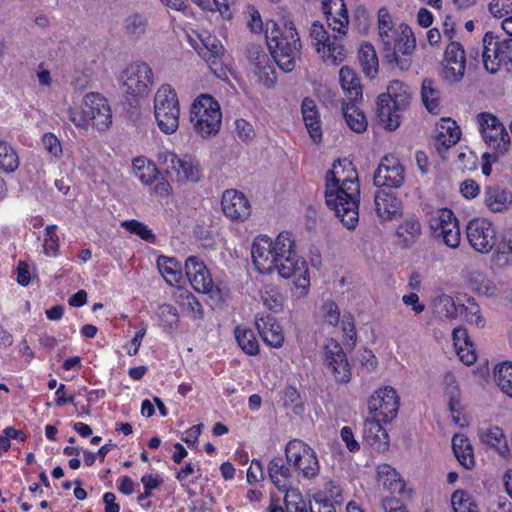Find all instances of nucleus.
<instances>
[{
    "label": "nucleus",
    "mask_w": 512,
    "mask_h": 512,
    "mask_svg": "<svg viewBox=\"0 0 512 512\" xmlns=\"http://www.w3.org/2000/svg\"><path fill=\"white\" fill-rule=\"evenodd\" d=\"M235 338L246 354L256 355L259 352V344L252 330L238 326L235 329Z\"/></svg>",
    "instance_id": "45"
},
{
    "label": "nucleus",
    "mask_w": 512,
    "mask_h": 512,
    "mask_svg": "<svg viewBox=\"0 0 512 512\" xmlns=\"http://www.w3.org/2000/svg\"><path fill=\"white\" fill-rule=\"evenodd\" d=\"M383 46L384 59L395 64L401 71L411 67V54L416 47V39L408 25L401 24L396 29L378 32Z\"/></svg>",
    "instance_id": "5"
},
{
    "label": "nucleus",
    "mask_w": 512,
    "mask_h": 512,
    "mask_svg": "<svg viewBox=\"0 0 512 512\" xmlns=\"http://www.w3.org/2000/svg\"><path fill=\"white\" fill-rule=\"evenodd\" d=\"M265 37L278 67L286 73L293 71L301 57L302 43L290 17H283L282 27L275 21H267Z\"/></svg>",
    "instance_id": "4"
},
{
    "label": "nucleus",
    "mask_w": 512,
    "mask_h": 512,
    "mask_svg": "<svg viewBox=\"0 0 512 512\" xmlns=\"http://www.w3.org/2000/svg\"><path fill=\"white\" fill-rule=\"evenodd\" d=\"M421 234V225L415 218L405 220L396 231V235L401 240L403 246L407 247L413 244Z\"/></svg>",
    "instance_id": "43"
},
{
    "label": "nucleus",
    "mask_w": 512,
    "mask_h": 512,
    "mask_svg": "<svg viewBox=\"0 0 512 512\" xmlns=\"http://www.w3.org/2000/svg\"><path fill=\"white\" fill-rule=\"evenodd\" d=\"M247 56L259 81L268 88L274 86L277 79L276 72L270 64V57L264 48L258 45H251L247 50Z\"/></svg>",
    "instance_id": "20"
},
{
    "label": "nucleus",
    "mask_w": 512,
    "mask_h": 512,
    "mask_svg": "<svg viewBox=\"0 0 512 512\" xmlns=\"http://www.w3.org/2000/svg\"><path fill=\"white\" fill-rule=\"evenodd\" d=\"M411 100L410 87L401 81H391L387 92L378 96L377 112L379 120L389 130H395L401 122L402 112Z\"/></svg>",
    "instance_id": "6"
},
{
    "label": "nucleus",
    "mask_w": 512,
    "mask_h": 512,
    "mask_svg": "<svg viewBox=\"0 0 512 512\" xmlns=\"http://www.w3.org/2000/svg\"><path fill=\"white\" fill-rule=\"evenodd\" d=\"M373 180L377 187L400 188L405 181L404 167L396 156L385 155L374 173Z\"/></svg>",
    "instance_id": "16"
},
{
    "label": "nucleus",
    "mask_w": 512,
    "mask_h": 512,
    "mask_svg": "<svg viewBox=\"0 0 512 512\" xmlns=\"http://www.w3.org/2000/svg\"><path fill=\"white\" fill-rule=\"evenodd\" d=\"M158 161L167 175L177 181L198 182L201 177L198 163L192 159H181L175 153L164 151L158 154Z\"/></svg>",
    "instance_id": "11"
},
{
    "label": "nucleus",
    "mask_w": 512,
    "mask_h": 512,
    "mask_svg": "<svg viewBox=\"0 0 512 512\" xmlns=\"http://www.w3.org/2000/svg\"><path fill=\"white\" fill-rule=\"evenodd\" d=\"M460 312H464L465 319L469 324L484 327L485 320L481 314V309L473 298H468L467 305L461 304Z\"/></svg>",
    "instance_id": "49"
},
{
    "label": "nucleus",
    "mask_w": 512,
    "mask_h": 512,
    "mask_svg": "<svg viewBox=\"0 0 512 512\" xmlns=\"http://www.w3.org/2000/svg\"><path fill=\"white\" fill-rule=\"evenodd\" d=\"M421 96L427 110L430 113L438 114L440 111V91L433 80H423Z\"/></svg>",
    "instance_id": "40"
},
{
    "label": "nucleus",
    "mask_w": 512,
    "mask_h": 512,
    "mask_svg": "<svg viewBox=\"0 0 512 512\" xmlns=\"http://www.w3.org/2000/svg\"><path fill=\"white\" fill-rule=\"evenodd\" d=\"M67 113H68V117L70 119V121L77 127L79 128H83V129H86L88 127V125L90 124L89 123V118L86 117V114H85V107L83 106L82 107V111L79 112L73 108H69L67 110Z\"/></svg>",
    "instance_id": "61"
},
{
    "label": "nucleus",
    "mask_w": 512,
    "mask_h": 512,
    "mask_svg": "<svg viewBox=\"0 0 512 512\" xmlns=\"http://www.w3.org/2000/svg\"><path fill=\"white\" fill-rule=\"evenodd\" d=\"M247 13L249 14V21L248 26L250 27L251 31L254 33H258L262 31L263 29V23L261 20L260 13L257 9H255L253 6L247 7Z\"/></svg>",
    "instance_id": "64"
},
{
    "label": "nucleus",
    "mask_w": 512,
    "mask_h": 512,
    "mask_svg": "<svg viewBox=\"0 0 512 512\" xmlns=\"http://www.w3.org/2000/svg\"><path fill=\"white\" fill-rule=\"evenodd\" d=\"M280 491L285 493L284 502L286 512L296 511V509H298L299 507L307 504L302 498V495L299 492V490L293 488L292 486L286 490Z\"/></svg>",
    "instance_id": "52"
},
{
    "label": "nucleus",
    "mask_w": 512,
    "mask_h": 512,
    "mask_svg": "<svg viewBox=\"0 0 512 512\" xmlns=\"http://www.w3.org/2000/svg\"><path fill=\"white\" fill-rule=\"evenodd\" d=\"M436 143L437 149L440 151V146L444 149L455 145L461 135V131L456 122L449 118H442L436 127Z\"/></svg>",
    "instance_id": "30"
},
{
    "label": "nucleus",
    "mask_w": 512,
    "mask_h": 512,
    "mask_svg": "<svg viewBox=\"0 0 512 512\" xmlns=\"http://www.w3.org/2000/svg\"><path fill=\"white\" fill-rule=\"evenodd\" d=\"M42 144L45 150L54 157L62 155V146L59 139L52 133H46L42 137Z\"/></svg>",
    "instance_id": "58"
},
{
    "label": "nucleus",
    "mask_w": 512,
    "mask_h": 512,
    "mask_svg": "<svg viewBox=\"0 0 512 512\" xmlns=\"http://www.w3.org/2000/svg\"><path fill=\"white\" fill-rule=\"evenodd\" d=\"M325 492L328 502L331 500L335 504L342 503V489L333 481H328L325 484Z\"/></svg>",
    "instance_id": "63"
},
{
    "label": "nucleus",
    "mask_w": 512,
    "mask_h": 512,
    "mask_svg": "<svg viewBox=\"0 0 512 512\" xmlns=\"http://www.w3.org/2000/svg\"><path fill=\"white\" fill-rule=\"evenodd\" d=\"M20 165L16 149L0 138V170L5 173L15 172Z\"/></svg>",
    "instance_id": "42"
},
{
    "label": "nucleus",
    "mask_w": 512,
    "mask_h": 512,
    "mask_svg": "<svg viewBox=\"0 0 512 512\" xmlns=\"http://www.w3.org/2000/svg\"><path fill=\"white\" fill-rule=\"evenodd\" d=\"M56 229V225H49L45 228L44 251L48 256L55 255L58 252L59 238Z\"/></svg>",
    "instance_id": "53"
},
{
    "label": "nucleus",
    "mask_w": 512,
    "mask_h": 512,
    "mask_svg": "<svg viewBox=\"0 0 512 512\" xmlns=\"http://www.w3.org/2000/svg\"><path fill=\"white\" fill-rule=\"evenodd\" d=\"M433 314L442 321L457 318L461 304H457L454 298L447 294L438 295L432 302Z\"/></svg>",
    "instance_id": "32"
},
{
    "label": "nucleus",
    "mask_w": 512,
    "mask_h": 512,
    "mask_svg": "<svg viewBox=\"0 0 512 512\" xmlns=\"http://www.w3.org/2000/svg\"><path fill=\"white\" fill-rule=\"evenodd\" d=\"M381 418L367 419L363 426V437L365 441L371 445L388 444V434L380 424Z\"/></svg>",
    "instance_id": "38"
},
{
    "label": "nucleus",
    "mask_w": 512,
    "mask_h": 512,
    "mask_svg": "<svg viewBox=\"0 0 512 512\" xmlns=\"http://www.w3.org/2000/svg\"><path fill=\"white\" fill-rule=\"evenodd\" d=\"M84 107L89 123L104 131L112 123V113L107 100L98 93H88L84 97Z\"/></svg>",
    "instance_id": "17"
},
{
    "label": "nucleus",
    "mask_w": 512,
    "mask_h": 512,
    "mask_svg": "<svg viewBox=\"0 0 512 512\" xmlns=\"http://www.w3.org/2000/svg\"><path fill=\"white\" fill-rule=\"evenodd\" d=\"M455 350L459 359L465 365H472L476 361L477 356L472 342H469L468 345L457 346Z\"/></svg>",
    "instance_id": "60"
},
{
    "label": "nucleus",
    "mask_w": 512,
    "mask_h": 512,
    "mask_svg": "<svg viewBox=\"0 0 512 512\" xmlns=\"http://www.w3.org/2000/svg\"><path fill=\"white\" fill-rule=\"evenodd\" d=\"M133 170L135 176L146 185L152 184L158 173L156 165L144 158H136L133 161Z\"/></svg>",
    "instance_id": "44"
},
{
    "label": "nucleus",
    "mask_w": 512,
    "mask_h": 512,
    "mask_svg": "<svg viewBox=\"0 0 512 512\" xmlns=\"http://www.w3.org/2000/svg\"><path fill=\"white\" fill-rule=\"evenodd\" d=\"M466 237L471 247L482 254L489 253L496 243L493 224L484 218H474L468 222Z\"/></svg>",
    "instance_id": "13"
},
{
    "label": "nucleus",
    "mask_w": 512,
    "mask_h": 512,
    "mask_svg": "<svg viewBox=\"0 0 512 512\" xmlns=\"http://www.w3.org/2000/svg\"><path fill=\"white\" fill-rule=\"evenodd\" d=\"M122 29L128 39L141 40L149 30V18L145 13L133 11L123 19Z\"/></svg>",
    "instance_id": "28"
},
{
    "label": "nucleus",
    "mask_w": 512,
    "mask_h": 512,
    "mask_svg": "<svg viewBox=\"0 0 512 512\" xmlns=\"http://www.w3.org/2000/svg\"><path fill=\"white\" fill-rule=\"evenodd\" d=\"M264 479V471L262 463L259 460H252L250 467L247 471V481L255 483Z\"/></svg>",
    "instance_id": "62"
},
{
    "label": "nucleus",
    "mask_w": 512,
    "mask_h": 512,
    "mask_svg": "<svg viewBox=\"0 0 512 512\" xmlns=\"http://www.w3.org/2000/svg\"><path fill=\"white\" fill-rule=\"evenodd\" d=\"M122 227L126 228L129 232L138 235L141 239L153 243L155 235L148 228L147 225L137 220H127L122 222Z\"/></svg>",
    "instance_id": "51"
},
{
    "label": "nucleus",
    "mask_w": 512,
    "mask_h": 512,
    "mask_svg": "<svg viewBox=\"0 0 512 512\" xmlns=\"http://www.w3.org/2000/svg\"><path fill=\"white\" fill-rule=\"evenodd\" d=\"M445 61L443 79L449 84L460 82L465 73V51L460 43L450 42L445 50Z\"/></svg>",
    "instance_id": "19"
},
{
    "label": "nucleus",
    "mask_w": 512,
    "mask_h": 512,
    "mask_svg": "<svg viewBox=\"0 0 512 512\" xmlns=\"http://www.w3.org/2000/svg\"><path fill=\"white\" fill-rule=\"evenodd\" d=\"M255 326L262 337L263 341L274 348H279L284 342L282 328L275 322L271 316H256Z\"/></svg>",
    "instance_id": "27"
},
{
    "label": "nucleus",
    "mask_w": 512,
    "mask_h": 512,
    "mask_svg": "<svg viewBox=\"0 0 512 512\" xmlns=\"http://www.w3.org/2000/svg\"><path fill=\"white\" fill-rule=\"evenodd\" d=\"M358 57L365 75L374 78L378 73V58L374 47L369 43L361 45Z\"/></svg>",
    "instance_id": "41"
},
{
    "label": "nucleus",
    "mask_w": 512,
    "mask_h": 512,
    "mask_svg": "<svg viewBox=\"0 0 512 512\" xmlns=\"http://www.w3.org/2000/svg\"><path fill=\"white\" fill-rule=\"evenodd\" d=\"M430 228L450 248H457L461 241L458 220L449 209H440L430 219Z\"/></svg>",
    "instance_id": "14"
},
{
    "label": "nucleus",
    "mask_w": 512,
    "mask_h": 512,
    "mask_svg": "<svg viewBox=\"0 0 512 512\" xmlns=\"http://www.w3.org/2000/svg\"><path fill=\"white\" fill-rule=\"evenodd\" d=\"M482 445L496 451L502 458L510 456V449L503 430L498 426L480 428L477 432Z\"/></svg>",
    "instance_id": "26"
},
{
    "label": "nucleus",
    "mask_w": 512,
    "mask_h": 512,
    "mask_svg": "<svg viewBox=\"0 0 512 512\" xmlns=\"http://www.w3.org/2000/svg\"><path fill=\"white\" fill-rule=\"evenodd\" d=\"M322 10L327 17L329 26L338 35L331 37L323 24L315 21L309 30L311 43L326 63L338 65L346 57L341 38L345 36L349 24L347 9L344 0H322Z\"/></svg>",
    "instance_id": "3"
},
{
    "label": "nucleus",
    "mask_w": 512,
    "mask_h": 512,
    "mask_svg": "<svg viewBox=\"0 0 512 512\" xmlns=\"http://www.w3.org/2000/svg\"><path fill=\"white\" fill-rule=\"evenodd\" d=\"M121 82L127 94L142 96L153 84L152 69L144 62L132 63L122 72Z\"/></svg>",
    "instance_id": "12"
},
{
    "label": "nucleus",
    "mask_w": 512,
    "mask_h": 512,
    "mask_svg": "<svg viewBox=\"0 0 512 512\" xmlns=\"http://www.w3.org/2000/svg\"><path fill=\"white\" fill-rule=\"evenodd\" d=\"M342 110L344 119L351 130L356 133H362L366 130V117L364 113L356 107L355 102L350 101L345 103Z\"/></svg>",
    "instance_id": "39"
},
{
    "label": "nucleus",
    "mask_w": 512,
    "mask_h": 512,
    "mask_svg": "<svg viewBox=\"0 0 512 512\" xmlns=\"http://www.w3.org/2000/svg\"><path fill=\"white\" fill-rule=\"evenodd\" d=\"M183 306L186 308L187 312L194 319H202L204 316V311L201 303L192 293H186L182 298Z\"/></svg>",
    "instance_id": "54"
},
{
    "label": "nucleus",
    "mask_w": 512,
    "mask_h": 512,
    "mask_svg": "<svg viewBox=\"0 0 512 512\" xmlns=\"http://www.w3.org/2000/svg\"><path fill=\"white\" fill-rule=\"evenodd\" d=\"M451 505L454 512H478L472 496L464 490H456L452 493Z\"/></svg>",
    "instance_id": "46"
},
{
    "label": "nucleus",
    "mask_w": 512,
    "mask_h": 512,
    "mask_svg": "<svg viewBox=\"0 0 512 512\" xmlns=\"http://www.w3.org/2000/svg\"><path fill=\"white\" fill-rule=\"evenodd\" d=\"M185 271L193 289L199 293L213 291L214 283L205 264L195 256H189L185 261Z\"/></svg>",
    "instance_id": "22"
},
{
    "label": "nucleus",
    "mask_w": 512,
    "mask_h": 512,
    "mask_svg": "<svg viewBox=\"0 0 512 512\" xmlns=\"http://www.w3.org/2000/svg\"><path fill=\"white\" fill-rule=\"evenodd\" d=\"M325 322L331 326H336L340 321V310L333 301H327L322 306Z\"/></svg>",
    "instance_id": "59"
},
{
    "label": "nucleus",
    "mask_w": 512,
    "mask_h": 512,
    "mask_svg": "<svg viewBox=\"0 0 512 512\" xmlns=\"http://www.w3.org/2000/svg\"><path fill=\"white\" fill-rule=\"evenodd\" d=\"M340 84L346 92L348 102H356L362 98V87L357 74L348 66H343L339 71Z\"/></svg>",
    "instance_id": "34"
},
{
    "label": "nucleus",
    "mask_w": 512,
    "mask_h": 512,
    "mask_svg": "<svg viewBox=\"0 0 512 512\" xmlns=\"http://www.w3.org/2000/svg\"><path fill=\"white\" fill-rule=\"evenodd\" d=\"M268 477L273 485L278 490H286L293 484L292 466L287 463L282 457H274L267 467Z\"/></svg>",
    "instance_id": "25"
},
{
    "label": "nucleus",
    "mask_w": 512,
    "mask_h": 512,
    "mask_svg": "<svg viewBox=\"0 0 512 512\" xmlns=\"http://www.w3.org/2000/svg\"><path fill=\"white\" fill-rule=\"evenodd\" d=\"M198 54L209 65L211 71L220 76L223 73V62L225 56V48L221 41L214 36H207L201 40V44L196 47Z\"/></svg>",
    "instance_id": "24"
},
{
    "label": "nucleus",
    "mask_w": 512,
    "mask_h": 512,
    "mask_svg": "<svg viewBox=\"0 0 512 512\" xmlns=\"http://www.w3.org/2000/svg\"><path fill=\"white\" fill-rule=\"evenodd\" d=\"M302 115L309 135L315 142H319L322 137L319 115L313 100L305 98L302 102Z\"/></svg>",
    "instance_id": "33"
},
{
    "label": "nucleus",
    "mask_w": 512,
    "mask_h": 512,
    "mask_svg": "<svg viewBox=\"0 0 512 512\" xmlns=\"http://www.w3.org/2000/svg\"><path fill=\"white\" fill-rule=\"evenodd\" d=\"M477 122L485 144L497 155H504L511 140L500 120L495 115L484 112L477 115Z\"/></svg>",
    "instance_id": "10"
},
{
    "label": "nucleus",
    "mask_w": 512,
    "mask_h": 512,
    "mask_svg": "<svg viewBox=\"0 0 512 512\" xmlns=\"http://www.w3.org/2000/svg\"><path fill=\"white\" fill-rule=\"evenodd\" d=\"M235 132L237 137L243 142H249L255 136L253 126L244 119H237L235 121Z\"/></svg>",
    "instance_id": "57"
},
{
    "label": "nucleus",
    "mask_w": 512,
    "mask_h": 512,
    "mask_svg": "<svg viewBox=\"0 0 512 512\" xmlns=\"http://www.w3.org/2000/svg\"><path fill=\"white\" fill-rule=\"evenodd\" d=\"M179 102L174 89L162 85L154 97V114L159 129L166 133H174L179 126Z\"/></svg>",
    "instance_id": "8"
},
{
    "label": "nucleus",
    "mask_w": 512,
    "mask_h": 512,
    "mask_svg": "<svg viewBox=\"0 0 512 512\" xmlns=\"http://www.w3.org/2000/svg\"><path fill=\"white\" fill-rule=\"evenodd\" d=\"M261 300L263 304L270 310L279 311L282 308V300L280 294L273 288H266L261 292Z\"/></svg>",
    "instance_id": "55"
},
{
    "label": "nucleus",
    "mask_w": 512,
    "mask_h": 512,
    "mask_svg": "<svg viewBox=\"0 0 512 512\" xmlns=\"http://www.w3.org/2000/svg\"><path fill=\"white\" fill-rule=\"evenodd\" d=\"M285 459L295 473L305 479H314L320 471L316 452L300 439H292L285 446Z\"/></svg>",
    "instance_id": "9"
},
{
    "label": "nucleus",
    "mask_w": 512,
    "mask_h": 512,
    "mask_svg": "<svg viewBox=\"0 0 512 512\" xmlns=\"http://www.w3.org/2000/svg\"><path fill=\"white\" fill-rule=\"evenodd\" d=\"M190 121L201 137L215 136L221 127L222 112L218 101L208 94H201L192 103Z\"/></svg>",
    "instance_id": "7"
},
{
    "label": "nucleus",
    "mask_w": 512,
    "mask_h": 512,
    "mask_svg": "<svg viewBox=\"0 0 512 512\" xmlns=\"http://www.w3.org/2000/svg\"><path fill=\"white\" fill-rule=\"evenodd\" d=\"M158 315L166 332L171 333L178 327L179 315L174 306L170 304L160 306Z\"/></svg>",
    "instance_id": "48"
},
{
    "label": "nucleus",
    "mask_w": 512,
    "mask_h": 512,
    "mask_svg": "<svg viewBox=\"0 0 512 512\" xmlns=\"http://www.w3.org/2000/svg\"><path fill=\"white\" fill-rule=\"evenodd\" d=\"M502 39L493 32H487L482 40L481 59L484 68L491 74L496 73L503 64Z\"/></svg>",
    "instance_id": "23"
},
{
    "label": "nucleus",
    "mask_w": 512,
    "mask_h": 512,
    "mask_svg": "<svg viewBox=\"0 0 512 512\" xmlns=\"http://www.w3.org/2000/svg\"><path fill=\"white\" fill-rule=\"evenodd\" d=\"M452 448L459 463L466 469H471L474 464L473 448L468 438L462 434H456L452 438Z\"/></svg>",
    "instance_id": "35"
},
{
    "label": "nucleus",
    "mask_w": 512,
    "mask_h": 512,
    "mask_svg": "<svg viewBox=\"0 0 512 512\" xmlns=\"http://www.w3.org/2000/svg\"><path fill=\"white\" fill-rule=\"evenodd\" d=\"M157 267L169 285L175 286L181 283L183 279L181 264L175 258L160 256Z\"/></svg>",
    "instance_id": "37"
},
{
    "label": "nucleus",
    "mask_w": 512,
    "mask_h": 512,
    "mask_svg": "<svg viewBox=\"0 0 512 512\" xmlns=\"http://www.w3.org/2000/svg\"><path fill=\"white\" fill-rule=\"evenodd\" d=\"M325 363L331 369L337 382L348 383L350 381L351 372L346 355L335 340H330L325 345Z\"/></svg>",
    "instance_id": "21"
},
{
    "label": "nucleus",
    "mask_w": 512,
    "mask_h": 512,
    "mask_svg": "<svg viewBox=\"0 0 512 512\" xmlns=\"http://www.w3.org/2000/svg\"><path fill=\"white\" fill-rule=\"evenodd\" d=\"M445 391L449 395V408L452 412L458 411L459 401V388L456 378L453 374L448 373L445 375Z\"/></svg>",
    "instance_id": "50"
},
{
    "label": "nucleus",
    "mask_w": 512,
    "mask_h": 512,
    "mask_svg": "<svg viewBox=\"0 0 512 512\" xmlns=\"http://www.w3.org/2000/svg\"><path fill=\"white\" fill-rule=\"evenodd\" d=\"M494 377L501 391L512 397V364L504 362L498 365Z\"/></svg>",
    "instance_id": "47"
},
{
    "label": "nucleus",
    "mask_w": 512,
    "mask_h": 512,
    "mask_svg": "<svg viewBox=\"0 0 512 512\" xmlns=\"http://www.w3.org/2000/svg\"><path fill=\"white\" fill-rule=\"evenodd\" d=\"M399 399L392 387L376 390L368 400V410L383 422L392 421L398 413Z\"/></svg>",
    "instance_id": "15"
},
{
    "label": "nucleus",
    "mask_w": 512,
    "mask_h": 512,
    "mask_svg": "<svg viewBox=\"0 0 512 512\" xmlns=\"http://www.w3.org/2000/svg\"><path fill=\"white\" fill-rule=\"evenodd\" d=\"M484 203L492 212H503L512 202V194L499 186H487L484 190Z\"/></svg>",
    "instance_id": "31"
},
{
    "label": "nucleus",
    "mask_w": 512,
    "mask_h": 512,
    "mask_svg": "<svg viewBox=\"0 0 512 512\" xmlns=\"http://www.w3.org/2000/svg\"><path fill=\"white\" fill-rule=\"evenodd\" d=\"M488 10L496 18L506 17L512 13V0H491Z\"/></svg>",
    "instance_id": "56"
},
{
    "label": "nucleus",
    "mask_w": 512,
    "mask_h": 512,
    "mask_svg": "<svg viewBox=\"0 0 512 512\" xmlns=\"http://www.w3.org/2000/svg\"><path fill=\"white\" fill-rule=\"evenodd\" d=\"M295 239L290 232L283 231L275 240L267 235L255 238L251 255L254 266L259 273L271 274L277 271L279 276L288 279L296 277L294 281L301 294L305 295L310 284L307 263L296 252Z\"/></svg>",
    "instance_id": "1"
},
{
    "label": "nucleus",
    "mask_w": 512,
    "mask_h": 512,
    "mask_svg": "<svg viewBox=\"0 0 512 512\" xmlns=\"http://www.w3.org/2000/svg\"><path fill=\"white\" fill-rule=\"evenodd\" d=\"M377 482L391 493L401 492L404 488L398 472L385 463L377 466Z\"/></svg>",
    "instance_id": "36"
},
{
    "label": "nucleus",
    "mask_w": 512,
    "mask_h": 512,
    "mask_svg": "<svg viewBox=\"0 0 512 512\" xmlns=\"http://www.w3.org/2000/svg\"><path fill=\"white\" fill-rule=\"evenodd\" d=\"M326 203L341 222L354 229L359 219L360 185L350 161L339 160L326 173Z\"/></svg>",
    "instance_id": "2"
},
{
    "label": "nucleus",
    "mask_w": 512,
    "mask_h": 512,
    "mask_svg": "<svg viewBox=\"0 0 512 512\" xmlns=\"http://www.w3.org/2000/svg\"><path fill=\"white\" fill-rule=\"evenodd\" d=\"M375 210L382 220H390L398 214L401 201L394 193L379 190L375 194Z\"/></svg>",
    "instance_id": "29"
},
{
    "label": "nucleus",
    "mask_w": 512,
    "mask_h": 512,
    "mask_svg": "<svg viewBox=\"0 0 512 512\" xmlns=\"http://www.w3.org/2000/svg\"><path fill=\"white\" fill-rule=\"evenodd\" d=\"M221 208L224 215L231 221L244 222L251 215L248 198L235 189H228L223 192Z\"/></svg>",
    "instance_id": "18"
}]
</instances>
